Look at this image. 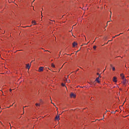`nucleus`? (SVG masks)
Returning <instances> with one entry per match:
<instances>
[{
  "instance_id": "412c9836",
  "label": "nucleus",
  "mask_w": 129,
  "mask_h": 129,
  "mask_svg": "<svg viewBox=\"0 0 129 129\" xmlns=\"http://www.w3.org/2000/svg\"><path fill=\"white\" fill-rule=\"evenodd\" d=\"M44 52H50V51H49L48 50H44Z\"/></svg>"
},
{
  "instance_id": "b1692460",
  "label": "nucleus",
  "mask_w": 129,
  "mask_h": 129,
  "mask_svg": "<svg viewBox=\"0 0 129 129\" xmlns=\"http://www.w3.org/2000/svg\"><path fill=\"white\" fill-rule=\"evenodd\" d=\"M107 111H107V110H106V111H105V113H106L107 112Z\"/></svg>"
},
{
  "instance_id": "f257e3e1",
  "label": "nucleus",
  "mask_w": 129,
  "mask_h": 129,
  "mask_svg": "<svg viewBox=\"0 0 129 129\" xmlns=\"http://www.w3.org/2000/svg\"><path fill=\"white\" fill-rule=\"evenodd\" d=\"M43 69H44V67H40L39 68V70H38L39 72H43V70H44Z\"/></svg>"
},
{
  "instance_id": "4468645a",
  "label": "nucleus",
  "mask_w": 129,
  "mask_h": 129,
  "mask_svg": "<svg viewBox=\"0 0 129 129\" xmlns=\"http://www.w3.org/2000/svg\"><path fill=\"white\" fill-rule=\"evenodd\" d=\"M35 105H36V106H40V105H41V104H40L36 103Z\"/></svg>"
},
{
  "instance_id": "0eeeda50",
  "label": "nucleus",
  "mask_w": 129,
  "mask_h": 129,
  "mask_svg": "<svg viewBox=\"0 0 129 129\" xmlns=\"http://www.w3.org/2000/svg\"><path fill=\"white\" fill-rule=\"evenodd\" d=\"M30 67H31V65H30L29 64H26V68L27 69H30Z\"/></svg>"
},
{
  "instance_id": "2eb2a0df",
  "label": "nucleus",
  "mask_w": 129,
  "mask_h": 129,
  "mask_svg": "<svg viewBox=\"0 0 129 129\" xmlns=\"http://www.w3.org/2000/svg\"><path fill=\"white\" fill-rule=\"evenodd\" d=\"M121 34H122V33H120L119 34H118V35L115 36L114 38H115V37H118V36H119L120 35H121Z\"/></svg>"
},
{
  "instance_id": "f704fd0d",
  "label": "nucleus",
  "mask_w": 129,
  "mask_h": 129,
  "mask_svg": "<svg viewBox=\"0 0 129 129\" xmlns=\"http://www.w3.org/2000/svg\"><path fill=\"white\" fill-rule=\"evenodd\" d=\"M113 38H115V37H114V36Z\"/></svg>"
},
{
  "instance_id": "7c9ffc66",
  "label": "nucleus",
  "mask_w": 129,
  "mask_h": 129,
  "mask_svg": "<svg viewBox=\"0 0 129 129\" xmlns=\"http://www.w3.org/2000/svg\"><path fill=\"white\" fill-rule=\"evenodd\" d=\"M110 18H111V16L110 15Z\"/></svg>"
},
{
  "instance_id": "e433bc0d",
  "label": "nucleus",
  "mask_w": 129,
  "mask_h": 129,
  "mask_svg": "<svg viewBox=\"0 0 129 129\" xmlns=\"http://www.w3.org/2000/svg\"><path fill=\"white\" fill-rule=\"evenodd\" d=\"M34 1H35V0H34Z\"/></svg>"
},
{
  "instance_id": "4be33fe9",
  "label": "nucleus",
  "mask_w": 129,
  "mask_h": 129,
  "mask_svg": "<svg viewBox=\"0 0 129 129\" xmlns=\"http://www.w3.org/2000/svg\"><path fill=\"white\" fill-rule=\"evenodd\" d=\"M10 92H12V89H10Z\"/></svg>"
},
{
  "instance_id": "c9c22d12",
  "label": "nucleus",
  "mask_w": 129,
  "mask_h": 129,
  "mask_svg": "<svg viewBox=\"0 0 129 129\" xmlns=\"http://www.w3.org/2000/svg\"><path fill=\"white\" fill-rule=\"evenodd\" d=\"M42 12H41V15H42Z\"/></svg>"
},
{
  "instance_id": "423d86ee",
  "label": "nucleus",
  "mask_w": 129,
  "mask_h": 129,
  "mask_svg": "<svg viewBox=\"0 0 129 129\" xmlns=\"http://www.w3.org/2000/svg\"><path fill=\"white\" fill-rule=\"evenodd\" d=\"M76 46H77V43H76V42H74L73 43V47H75Z\"/></svg>"
},
{
  "instance_id": "c756f323",
  "label": "nucleus",
  "mask_w": 129,
  "mask_h": 129,
  "mask_svg": "<svg viewBox=\"0 0 129 129\" xmlns=\"http://www.w3.org/2000/svg\"><path fill=\"white\" fill-rule=\"evenodd\" d=\"M110 14H111H111H112L111 12H110Z\"/></svg>"
},
{
  "instance_id": "f8f14e48",
  "label": "nucleus",
  "mask_w": 129,
  "mask_h": 129,
  "mask_svg": "<svg viewBox=\"0 0 129 129\" xmlns=\"http://www.w3.org/2000/svg\"><path fill=\"white\" fill-rule=\"evenodd\" d=\"M67 82L68 83H70V82H71V81L70 80H67Z\"/></svg>"
},
{
  "instance_id": "ddd939ff",
  "label": "nucleus",
  "mask_w": 129,
  "mask_h": 129,
  "mask_svg": "<svg viewBox=\"0 0 129 129\" xmlns=\"http://www.w3.org/2000/svg\"><path fill=\"white\" fill-rule=\"evenodd\" d=\"M93 84H94V85H95V84H96V81H94L92 83Z\"/></svg>"
},
{
  "instance_id": "a878e982",
  "label": "nucleus",
  "mask_w": 129,
  "mask_h": 129,
  "mask_svg": "<svg viewBox=\"0 0 129 129\" xmlns=\"http://www.w3.org/2000/svg\"><path fill=\"white\" fill-rule=\"evenodd\" d=\"M110 67H112V64H110Z\"/></svg>"
},
{
  "instance_id": "6ab92c4d",
  "label": "nucleus",
  "mask_w": 129,
  "mask_h": 129,
  "mask_svg": "<svg viewBox=\"0 0 129 129\" xmlns=\"http://www.w3.org/2000/svg\"><path fill=\"white\" fill-rule=\"evenodd\" d=\"M14 104H15V103H14L12 105H10V107L13 106V105H14Z\"/></svg>"
},
{
  "instance_id": "5701e85b",
  "label": "nucleus",
  "mask_w": 129,
  "mask_h": 129,
  "mask_svg": "<svg viewBox=\"0 0 129 129\" xmlns=\"http://www.w3.org/2000/svg\"><path fill=\"white\" fill-rule=\"evenodd\" d=\"M91 100H93V98H91Z\"/></svg>"
},
{
  "instance_id": "f3484780",
  "label": "nucleus",
  "mask_w": 129,
  "mask_h": 129,
  "mask_svg": "<svg viewBox=\"0 0 129 129\" xmlns=\"http://www.w3.org/2000/svg\"><path fill=\"white\" fill-rule=\"evenodd\" d=\"M112 70L113 71H115V68L114 67H112Z\"/></svg>"
},
{
  "instance_id": "7ed1b4c3",
  "label": "nucleus",
  "mask_w": 129,
  "mask_h": 129,
  "mask_svg": "<svg viewBox=\"0 0 129 129\" xmlns=\"http://www.w3.org/2000/svg\"><path fill=\"white\" fill-rule=\"evenodd\" d=\"M95 81H96V82L97 81V82L98 83H100V81H99V77L97 78L96 79Z\"/></svg>"
},
{
  "instance_id": "1a4fd4ad",
  "label": "nucleus",
  "mask_w": 129,
  "mask_h": 129,
  "mask_svg": "<svg viewBox=\"0 0 129 129\" xmlns=\"http://www.w3.org/2000/svg\"><path fill=\"white\" fill-rule=\"evenodd\" d=\"M59 116H56L55 117V120H59V119H60V118H59Z\"/></svg>"
},
{
  "instance_id": "39448f33",
  "label": "nucleus",
  "mask_w": 129,
  "mask_h": 129,
  "mask_svg": "<svg viewBox=\"0 0 129 129\" xmlns=\"http://www.w3.org/2000/svg\"><path fill=\"white\" fill-rule=\"evenodd\" d=\"M113 81L114 82H117V80H116V77H113Z\"/></svg>"
},
{
  "instance_id": "6e6552de",
  "label": "nucleus",
  "mask_w": 129,
  "mask_h": 129,
  "mask_svg": "<svg viewBox=\"0 0 129 129\" xmlns=\"http://www.w3.org/2000/svg\"><path fill=\"white\" fill-rule=\"evenodd\" d=\"M122 83L124 85L125 84V83H126V79H123Z\"/></svg>"
},
{
  "instance_id": "393cba45",
  "label": "nucleus",
  "mask_w": 129,
  "mask_h": 129,
  "mask_svg": "<svg viewBox=\"0 0 129 129\" xmlns=\"http://www.w3.org/2000/svg\"><path fill=\"white\" fill-rule=\"evenodd\" d=\"M97 75H99V73H97Z\"/></svg>"
},
{
  "instance_id": "2f4dec72",
  "label": "nucleus",
  "mask_w": 129,
  "mask_h": 129,
  "mask_svg": "<svg viewBox=\"0 0 129 129\" xmlns=\"http://www.w3.org/2000/svg\"><path fill=\"white\" fill-rule=\"evenodd\" d=\"M77 52H79V50H78Z\"/></svg>"
},
{
  "instance_id": "a211bd4d",
  "label": "nucleus",
  "mask_w": 129,
  "mask_h": 129,
  "mask_svg": "<svg viewBox=\"0 0 129 129\" xmlns=\"http://www.w3.org/2000/svg\"><path fill=\"white\" fill-rule=\"evenodd\" d=\"M61 86H65V84H64V83H62Z\"/></svg>"
},
{
  "instance_id": "9d476101",
  "label": "nucleus",
  "mask_w": 129,
  "mask_h": 129,
  "mask_svg": "<svg viewBox=\"0 0 129 129\" xmlns=\"http://www.w3.org/2000/svg\"><path fill=\"white\" fill-rule=\"evenodd\" d=\"M32 23L33 24V25H36V21L35 20L32 21Z\"/></svg>"
},
{
  "instance_id": "cd10ccee",
  "label": "nucleus",
  "mask_w": 129,
  "mask_h": 129,
  "mask_svg": "<svg viewBox=\"0 0 129 129\" xmlns=\"http://www.w3.org/2000/svg\"><path fill=\"white\" fill-rule=\"evenodd\" d=\"M40 102H42V100H40Z\"/></svg>"
},
{
  "instance_id": "20e7f679",
  "label": "nucleus",
  "mask_w": 129,
  "mask_h": 129,
  "mask_svg": "<svg viewBox=\"0 0 129 129\" xmlns=\"http://www.w3.org/2000/svg\"><path fill=\"white\" fill-rule=\"evenodd\" d=\"M120 77L121 78V79H122V80L125 79L124 78V76L123 75V74H120Z\"/></svg>"
},
{
  "instance_id": "dca6fc26",
  "label": "nucleus",
  "mask_w": 129,
  "mask_h": 129,
  "mask_svg": "<svg viewBox=\"0 0 129 129\" xmlns=\"http://www.w3.org/2000/svg\"><path fill=\"white\" fill-rule=\"evenodd\" d=\"M94 50H95V49H96V45H94L93 47Z\"/></svg>"
},
{
  "instance_id": "f03ea898",
  "label": "nucleus",
  "mask_w": 129,
  "mask_h": 129,
  "mask_svg": "<svg viewBox=\"0 0 129 129\" xmlns=\"http://www.w3.org/2000/svg\"><path fill=\"white\" fill-rule=\"evenodd\" d=\"M76 97V96L75 95V94H74V93H71V97H73L74 98Z\"/></svg>"
},
{
  "instance_id": "9b49d317",
  "label": "nucleus",
  "mask_w": 129,
  "mask_h": 129,
  "mask_svg": "<svg viewBox=\"0 0 129 129\" xmlns=\"http://www.w3.org/2000/svg\"><path fill=\"white\" fill-rule=\"evenodd\" d=\"M51 67H52L53 68H55V64H54V63H51Z\"/></svg>"
},
{
  "instance_id": "473e14b6",
  "label": "nucleus",
  "mask_w": 129,
  "mask_h": 129,
  "mask_svg": "<svg viewBox=\"0 0 129 129\" xmlns=\"http://www.w3.org/2000/svg\"><path fill=\"white\" fill-rule=\"evenodd\" d=\"M68 77H69V76H68Z\"/></svg>"
},
{
  "instance_id": "c85d7f7f",
  "label": "nucleus",
  "mask_w": 129,
  "mask_h": 129,
  "mask_svg": "<svg viewBox=\"0 0 129 129\" xmlns=\"http://www.w3.org/2000/svg\"><path fill=\"white\" fill-rule=\"evenodd\" d=\"M8 108H10V106H9V107H8Z\"/></svg>"
},
{
  "instance_id": "bb28decb",
  "label": "nucleus",
  "mask_w": 129,
  "mask_h": 129,
  "mask_svg": "<svg viewBox=\"0 0 129 129\" xmlns=\"http://www.w3.org/2000/svg\"><path fill=\"white\" fill-rule=\"evenodd\" d=\"M94 42H95V40L93 41V43H94Z\"/></svg>"
},
{
  "instance_id": "aec40b11",
  "label": "nucleus",
  "mask_w": 129,
  "mask_h": 129,
  "mask_svg": "<svg viewBox=\"0 0 129 129\" xmlns=\"http://www.w3.org/2000/svg\"><path fill=\"white\" fill-rule=\"evenodd\" d=\"M101 78V76L100 75H99V78Z\"/></svg>"
},
{
  "instance_id": "72a5a7b5",
  "label": "nucleus",
  "mask_w": 129,
  "mask_h": 129,
  "mask_svg": "<svg viewBox=\"0 0 129 129\" xmlns=\"http://www.w3.org/2000/svg\"><path fill=\"white\" fill-rule=\"evenodd\" d=\"M108 22H109V21H108L107 23H108Z\"/></svg>"
}]
</instances>
